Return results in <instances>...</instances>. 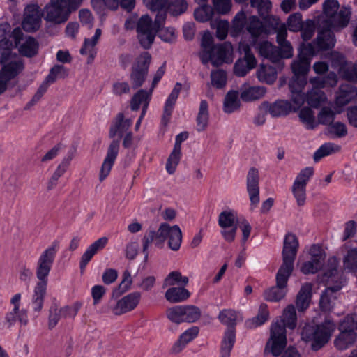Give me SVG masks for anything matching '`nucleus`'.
<instances>
[{"label":"nucleus","mask_w":357,"mask_h":357,"mask_svg":"<svg viewBox=\"0 0 357 357\" xmlns=\"http://www.w3.org/2000/svg\"><path fill=\"white\" fill-rule=\"evenodd\" d=\"M132 124L131 119H124L123 113H119L115 119V121L111 126L109 130V137L114 138L117 134L119 137H122L123 132L127 131Z\"/></svg>","instance_id":"obj_32"},{"label":"nucleus","mask_w":357,"mask_h":357,"mask_svg":"<svg viewBox=\"0 0 357 357\" xmlns=\"http://www.w3.org/2000/svg\"><path fill=\"white\" fill-rule=\"evenodd\" d=\"M168 238V246L174 250H179L182 242V231L180 227L175 225L170 226L167 223H162L158 231L149 229L142 238L143 252L145 259L148 258V248L150 244L154 242L156 246H160Z\"/></svg>","instance_id":"obj_5"},{"label":"nucleus","mask_w":357,"mask_h":357,"mask_svg":"<svg viewBox=\"0 0 357 357\" xmlns=\"http://www.w3.org/2000/svg\"><path fill=\"white\" fill-rule=\"evenodd\" d=\"M107 238L102 237L94 241L90 245L81 257L79 261V268L81 272L83 273L86 265L91 260L93 257L100 250H102L107 245Z\"/></svg>","instance_id":"obj_26"},{"label":"nucleus","mask_w":357,"mask_h":357,"mask_svg":"<svg viewBox=\"0 0 357 357\" xmlns=\"http://www.w3.org/2000/svg\"><path fill=\"white\" fill-rule=\"evenodd\" d=\"M23 68V63L20 61H11L3 66L0 71V94L6 90L8 82L15 78Z\"/></svg>","instance_id":"obj_23"},{"label":"nucleus","mask_w":357,"mask_h":357,"mask_svg":"<svg viewBox=\"0 0 357 357\" xmlns=\"http://www.w3.org/2000/svg\"><path fill=\"white\" fill-rule=\"evenodd\" d=\"M269 317V311L266 304L260 305L257 315L251 320L255 327L264 324Z\"/></svg>","instance_id":"obj_54"},{"label":"nucleus","mask_w":357,"mask_h":357,"mask_svg":"<svg viewBox=\"0 0 357 357\" xmlns=\"http://www.w3.org/2000/svg\"><path fill=\"white\" fill-rule=\"evenodd\" d=\"M340 4L337 0H326L323 3V10L325 16L328 19L338 11Z\"/></svg>","instance_id":"obj_64"},{"label":"nucleus","mask_w":357,"mask_h":357,"mask_svg":"<svg viewBox=\"0 0 357 357\" xmlns=\"http://www.w3.org/2000/svg\"><path fill=\"white\" fill-rule=\"evenodd\" d=\"M168 8L169 13L174 15L177 16L185 12L188 8V3L185 0H174L169 3Z\"/></svg>","instance_id":"obj_58"},{"label":"nucleus","mask_w":357,"mask_h":357,"mask_svg":"<svg viewBox=\"0 0 357 357\" xmlns=\"http://www.w3.org/2000/svg\"><path fill=\"white\" fill-rule=\"evenodd\" d=\"M310 83L313 85V88L307 92L306 101L311 107L318 108L327 100V97L321 89L336 86L337 76L334 72H330L325 77L311 78Z\"/></svg>","instance_id":"obj_10"},{"label":"nucleus","mask_w":357,"mask_h":357,"mask_svg":"<svg viewBox=\"0 0 357 357\" xmlns=\"http://www.w3.org/2000/svg\"><path fill=\"white\" fill-rule=\"evenodd\" d=\"M305 84V77L294 75L289 83L290 92H302Z\"/></svg>","instance_id":"obj_63"},{"label":"nucleus","mask_w":357,"mask_h":357,"mask_svg":"<svg viewBox=\"0 0 357 357\" xmlns=\"http://www.w3.org/2000/svg\"><path fill=\"white\" fill-rule=\"evenodd\" d=\"M315 31L314 22L312 20H307L302 24V28L299 30L301 33L302 38L307 41L313 36Z\"/></svg>","instance_id":"obj_61"},{"label":"nucleus","mask_w":357,"mask_h":357,"mask_svg":"<svg viewBox=\"0 0 357 357\" xmlns=\"http://www.w3.org/2000/svg\"><path fill=\"white\" fill-rule=\"evenodd\" d=\"M340 150V146L334 143L327 142L322 144L314 153V160L315 162L319 161L322 158L329 155L332 153L338 152Z\"/></svg>","instance_id":"obj_44"},{"label":"nucleus","mask_w":357,"mask_h":357,"mask_svg":"<svg viewBox=\"0 0 357 357\" xmlns=\"http://www.w3.org/2000/svg\"><path fill=\"white\" fill-rule=\"evenodd\" d=\"M13 37L15 46L19 47V52L22 55L32 57L37 54L38 43L34 38L24 36L19 28L13 30Z\"/></svg>","instance_id":"obj_18"},{"label":"nucleus","mask_w":357,"mask_h":357,"mask_svg":"<svg viewBox=\"0 0 357 357\" xmlns=\"http://www.w3.org/2000/svg\"><path fill=\"white\" fill-rule=\"evenodd\" d=\"M166 315L167 318L173 323L181 324L183 323V315L181 305H176L168 308L166 310Z\"/></svg>","instance_id":"obj_62"},{"label":"nucleus","mask_w":357,"mask_h":357,"mask_svg":"<svg viewBox=\"0 0 357 357\" xmlns=\"http://www.w3.org/2000/svg\"><path fill=\"white\" fill-rule=\"evenodd\" d=\"M208 122V105L206 100L200 102L199 113L197 117V130L198 132L204 131Z\"/></svg>","instance_id":"obj_40"},{"label":"nucleus","mask_w":357,"mask_h":357,"mask_svg":"<svg viewBox=\"0 0 357 357\" xmlns=\"http://www.w3.org/2000/svg\"><path fill=\"white\" fill-rule=\"evenodd\" d=\"M296 313L294 305H288L283 312V318L272 323L271 336L267 342L264 354L271 353L278 357L287 346L286 327L294 329L296 326Z\"/></svg>","instance_id":"obj_2"},{"label":"nucleus","mask_w":357,"mask_h":357,"mask_svg":"<svg viewBox=\"0 0 357 357\" xmlns=\"http://www.w3.org/2000/svg\"><path fill=\"white\" fill-rule=\"evenodd\" d=\"M201 51L199 56L204 65L211 62L214 66H220L224 63H231L233 47L230 43L214 45L213 37L209 31H205L201 40Z\"/></svg>","instance_id":"obj_4"},{"label":"nucleus","mask_w":357,"mask_h":357,"mask_svg":"<svg viewBox=\"0 0 357 357\" xmlns=\"http://www.w3.org/2000/svg\"><path fill=\"white\" fill-rule=\"evenodd\" d=\"M312 284L310 283L304 284L296 297V305L299 312H303L309 306L312 296Z\"/></svg>","instance_id":"obj_34"},{"label":"nucleus","mask_w":357,"mask_h":357,"mask_svg":"<svg viewBox=\"0 0 357 357\" xmlns=\"http://www.w3.org/2000/svg\"><path fill=\"white\" fill-rule=\"evenodd\" d=\"M351 11L347 8H342L328 19L325 20V26L335 30H340L345 28L351 18Z\"/></svg>","instance_id":"obj_25"},{"label":"nucleus","mask_w":357,"mask_h":357,"mask_svg":"<svg viewBox=\"0 0 357 357\" xmlns=\"http://www.w3.org/2000/svg\"><path fill=\"white\" fill-rule=\"evenodd\" d=\"M275 24L277 33V43L278 47L273 45L268 41H263L259 43L258 50L259 54L270 60L273 63H277L282 59H289L293 56V47L286 38L287 36V26L284 24L280 23L279 19H273Z\"/></svg>","instance_id":"obj_3"},{"label":"nucleus","mask_w":357,"mask_h":357,"mask_svg":"<svg viewBox=\"0 0 357 357\" xmlns=\"http://www.w3.org/2000/svg\"><path fill=\"white\" fill-rule=\"evenodd\" d=\"M324 264V261L311 258L303 264L301 271L304 274L315 273L323 267Z\"/></svg>","instance_id":"obj_53"},{"label":"nucleus","mask_w":357,"mask_h":357,"mask_svg":"<svg viewBox=\"0 0 357 357\" xmlns=\"http://www.w3.org/2000/svg\"><path fill=\"white\" fill-rule=\"evenodd\" d=\"M68 72L63 66L55 65L50 69L45 81L50 84L54 83L57 78L64 79L68 76Z\"/></svg>","instance_id":"obj_47"},{"label":"nucleus","mask_w":357,"mask_h":357,"mask_svg":"<svg viewBox=\"0 0 357 357\" xmlns=\"http://www.w3.org/2000/svg\"><path fill=\"white\" fill-rule=\"evenodd\" d=\"M344 267L350 272L357 271V248L348 250L343 260Z\"/></svg>","instance_id":"obj_49"},{"label":"nucleus","mask_w":357,"mask_h":357,"mask_svg":"<svg viewBox=\"0 0 357 357\" xmlns=\"http://www.w3.org/2000/svg\"><path fill=\"white\" fill-rule=\"evenodd\" d=\"M141 299L138 291L130 293L119 299L115 304L110 305L112 312L116 316L122 315L135 310Z\"/></svg>","instance_id":"obj_19"},{"label":"nucleus","mask_w":357,"mask_h":357,"mask_svg":"<svg viewBox=\"0 0 357 357\" xmlns=\"http://www.w3.org/2000/svg\"><path fill=\"white\" fill-rule=\"evenodd\" d=\"M67 0H52L45 7V20L56 24L66 22L70 17V10L66 7Z\"/></svg>","instance_id":"obj_14"},{"label":"nucleus","mask_w":357,"mask_h":357,"mask_svg":"<svg viewBox=\"0 0 357 357\" xmlns=\"http://www.w3.org/2000/svg\"><path fill=\"white\" fill-rule=\"evenodd\" d=\"M335 113L329 107H323L318 114V121L328 126L333 123Z\"/></svg>","instance_id":"obj_60"},{"label":"nucleus","mask_w":357,"mask_h":357,"mask_svg":"<svg viewBox=\"0 0 357 357\" xmlns=\"http://www.w3.org/2000/svg\"><path fill=\"white\" fill-rule=\"evenodd\" d=\"M101 29H97L96 30L94 36L91 39L86 38L84 40V43L82 48L80 49V54L82 55H85L89 54V63L91 61H93L94 59V50L93 47L97 44L100 36H101Z\"/></svg>","instance_id":"obj_39"},{"label":"nucleus","mask_w":357,"mask_h":357,"mask_svg":"<svg viewBox=\"0 0 357 357\" xmlns=\"http://www.w3.org/2000/svg\"><path fill=\"white\" fill-rule=\"evenodd\" d=\"M218 318L222 324L227 326L221 342L220 357H230L231 351L236 342L237 312L233 309H224L220 312Z\"/></svg>","instance_id":"obj_9"},{"label":"nucleus","mask_w":357,"mask_h":357,"mask_svg":"<svg viewBox=\"0 0 357 357\" xmlns=\"http://www.w3.org/2000/svg\"><path fill=\"white\" fill-rule=\"evenodd\" d=\"M59 247V242L54 241L40 255L36 264V275L38 280L31 296V306L34 312L39 313L44 304L47 293L48 275L53 266Z\"/></svg>","instance_id":"obj_1"},{"label":"nucleus","mask_w":357,"mask_h":357,"mask_svg":"<svg viewBox=\"0 0 357 357\" xmlns=\"http://www.w3.org/2000/svg\"><path fill=\"white\" fill-rule=\"evenodd\" d=\"M348 133L346 125L342 122H334L330 124L326 128V134L331 137L342 138Z\"/></svg>","instance_id":"obj_46"},{"label":"nucleus","mask_w":357,"mask_h":357,"mask_svg":"<svg viewBox=\"0 0 357 357\" xmlns=\"http://www.w3.org/2000/svg\"><path fill=\"white\" fill-rule=\"evenodd\" d=\"M298 116L307 129L312 130L316 127L314 112L310 107H305L301 109Z\"/></svg>","instance_id":"obj_48"},{"label":"nucleus","mask_w":357,"mask_h":357,"mask_svg":"<svg viewBox=\"0 0 357 357\" xmlns=\"http://www.w3.org/2000/svg\"><path fill=\"white\" fill-rule=\"evenodd\" d=\"M211 84L217 89L223 88L227 83V73L225 70L218 69L211 73Z\"/></svg>","instance_id":"obj_52"},{"label":"nucleus","mask_w":357,"mask_h":357,"mask_svg":"<svg viewBox=\"0 0 357 357\" xmlns=\"http://www.w3.org/2000/svg\"><path fill=\"white\" fill-rule=\"evenodd\" d=\"M292 194L298 206H303L306 201V187L293 183Z\"/></svg>","instance_id":"obj_56"},{"label":"nucleus","mask_w":357,"mask_h":357,"mask_svg":"<svg viewBox=\"0 0 357 357\" xmlns=\"http://www.w3.org/2000/svg\"><path fill=\"white\" fill-rule=\"evenodd\" d=\"M314 174V169L311 167H307L298 173L294 183L306 187L307 183L310 181V178Z\"/></svg>","instance_id":"obj_57"},{"label":"nucleus","mask_w":357,"mask_h":357,"mask_svg":"<svg viewBox=\"0 0 357 357\" xmlns=\"http://www.w3.org/2000/svg\"><path fill=\"white\" fill-rule=\"evenodd\" d=\"M240 106L241 102L238 98V92L236 91H228L224 99V112L227 114H231L238 110Z\"/></svg>","instance_id":"obj_37"},{"label":"nucleus","mask_w":357,"mask_h":357,"mask_svg":"<svg viewBox=\"0 0 357 357\" xmlns=\"http://www.w3.org/2000/svg\"><path fill=\"white\" fill-rule=\"evenodd\" d=\"M315 54V47L312 43L301 44L298 57L291 63L294 75L305 77L310 69L311 59Z\"/></svg>","instance_id":"obj_12"},{"label":"nucleus","mask_w":357,"mask_h":357,"mask_svg":"<svg viewBox=\"0 0 357 357\" xmlns=\"http://www.w3.org/2000/svg\"><path fill=\"white\" fill-rule=\"evenodd\" d=\"M341 332L335 340V345L338 350L343 351L353 345L356 340L357 334L355 331L348 329H340Z\"/></svg>","instance_id":"obj_33"},{"label":"nucleus","mask_w":357,"mask_h":357,"mask_svg":"<svg viewBox=\"0 0 357 357\" xmlns=\"http://www.w3.org/2000/svg\"><path fill=\"white\" fill-rule=\"evenodd\" d=\"M248 32L252 38H257L265 31V27L262 22L255 15L250 16L246 27Z\"/></svg>","instance_id":"obj_42"},{"label":"nucleus","mask_w":357,"mask_h":357,"mask_svg":"<svg viewBox=\"0 0 357 357\" xmlns=\"http://www.w3.org/2000/svg\"><path fill=\"white\" fill-rule=\"evenodd\" d=\"M21 294H15L10 299L13 309L5 314V324L8 328L13 326L17 321L26 326L29 322L28 311L26 309H20L21 304Z\"/></svg>","instance_id":"obj_17"},{"label":"nucleus","mask_w":357,"mask_h":357,"mask_svg":"<svg viewBox=\"0 0 357 357\" xmlns=\"http://www.w3.org/2000/svg\"><path fill=\"white\" fill-rule=\"evenodd\" d=\"M303 22L301 14L296 13L289 16L287 24L289 31L297 32L302 28Z\"/></svg>","instance_id":"obj_59"},{"label":"nucleus","mask_w":357,"mask_h":357,"mask_svg":"<svg viewBox=\"0 0 357 357\" xmlns=\"http://www.w3.org/2000/svg\"><path fill=\"white\" fill-rule=\"evenodd\" d=\"M337 261L336 258L332 257L328 259L327 269L324 271V280L329 284L335 282L333 286L328 287L321 294L319 307L323 312H331L334 306V301L337 299V292L342 289L341 282H338Z\"/></svg>","instance_id":"obj_7"},{"label":"nucleus","mask_w":357,"mask_h":357,"mask_svg":"<svg viewBox=\"0 0 357 357\" xmlns=\"http://www.w3.org/2000/svg\"><path fill=\"white\" fill-rule=\"evenodd\" d=\"M266 92V89L264 86H249L241 91V98L244 102L255 101L261 98Z\"/></svg>","instance_id":"obj_38"},{"label":"nucleus","mask_w":357,"mask_h":357,"mask_svg":"<svg viewBox=\"0 0 357 357\" xmlns=\"http://www.w3.org/2000/svg\"><path fill=\"white\" fill-rule=\"evenodd\" d=\"M181 149L174 147L166 163V169L169 174H172L175 172L176 168L181 160Z\"/></svg>","instance_id":"obj_51"},{"label":"nucleus","mask_w":357,"mask_h":357,"mask_svg":"<svg viewBox=\"0 0 357 357\" xmlns=\"http://www.w3.org/2000/svg\"><path fill=\"white\" fill-rule=\"evenodd\" d=\"M218 225L222 229L221 234L224 239L231 243L235 240L238 227L242 231L243 238L242 243L244 244L248 239L252 227L247 220L238 219L234 211H224L221 212L218 217Z\"/></svg>","instance_id":"obj_6"},{"label":"nucleus","mask_w":357,"mask_h":357,"mask_svg":"<svg viewBox=\"0 0 357 357\" xmlns=\"http://www.w3.org/2000/svg\"><path fill=\"white\" fill-rule=\"evenodd\" d=\"M335 329V323L329 319L319 325L305 324L301 331V339L310 342L312 350L316 351L329 341Z\"/></svg>","instance_id":"obj_8"},{"label":"nucleus","mask_w":357,"mask_h":357,"mask_svg":"<svg viewBox=\"0 0 357 357\" xmlns=\"http://www.w3.org/2000/svg\"><path fill=\"white\" fill-rule=\"evenodd\" d=\"M136 30L141 46L145 50L149 49L154 42L157 33L151 17L148 15H142L138 20Z\"/></svg>","instance_id":"obj_13"},{"label":"nucleus","mask_w":357,"mask_h":357,"mask_svg":"<svg viewBox=\"0 0 357 357\" xmlns=\"http://www.w3.org/2000/svg\"><path fill=\"white\" fill-rule=\"evenodd\" d=\"M250 5L257 9L259 15L266 18L268 16L272 8V3L270 0H250Z\"/></svg>","instance_id":"obj_50"},{"label":"nucleus","mask_w":357,"mask_h":357,"mask_svg":"<svg viewBox=\"0 0 357 357\" xmlns=\"http://www.w3.org/2000/svg\"><path fill=\"white\" fill-rule=\"evenodd\" d=\"M132 284V278L130 273L126 270L123 274V280L119 284V287L116 288L112 293L113 296H119L129 289Z\"/></svg>","instance_id":"obj_55"},{"label":"nucleus","mask_w":357,"mask_h":357,"mask_svg":"<svg viewBox=\"0 0 357 357\" xmlns=\"http://www.w3.org/2000/svg\"><path fill=\"white\" fill-rule=\"evenodd\" d=\"M198 333L199 328L197 326H192L183 332L172 346V353L178 354L181 352L190 342L197 336Z\"/></svg>","instance_id":"obj_31"},{"label":"nucleus","mask_w":357,"mask_h":357,"mask_svg":"<svg viewBox=\"0 0 357 357\" xmlns=\"http://www.w3.org/2000/svg\"><path fill=\"white\" fill-rule=\"evenodd\" d=\"M119 149V140H113L108 148L107 155L103 161L100 172V181H102L109 174L117 157Z\"/></svg>","instance_id":"obj_24"},{"label":"nucleus","mask_w":357,"mask_h":357,"mask_svg":"<svg viewBox=\"0 0 357 357\" xmlns=\"http://www.w3.org/2000/svg\"><path fill=\"white\" fill-rule=\"evenodd\" d=\"M257 77L261 82L268 84H272L276 80L277 71L275 68L271 66L261 64L257 70Z\"/></svg>","instance_id":"obj_35"},{"label":"nucleus","mask_w":357,"mask_h":357,"mask_svg":"<svg viewBox=\"0 0 357 357\" xmlns=\"http://www.w3.org/2000/svg\"><path fill=\"white\" fill-rule=\"evenodd\" d=\"M246 22V15L243 11L238 12L232 21L230 29L231 36H238L243 30Z\"/></svg>","instance_id":"obj_45"},{"label":"nucleus","mask_w":357,"mask_h":357,"mask_svg":"<svg viewBox=\"0 0 357 357\" xmlns=\"http://www.w3.org/2000/svg\"><path fill=\"white\" fill-rule=\"evenodd\" d=\"M41 24V13L37 5L27 6L24 12L22 23L23 29L26 32H34L39 29Z\"/></svg>","instance_id":"obj_21"},{"label":"nucleus","mask_w":357,"mask_h":357,"mask_svg":"<svg viewBox=\"0 0 357 357\" xmlns=\"http://www.w3.org/2000/svg\"><path fill=\"white\" fill-rule=\"evenodd\" d=\"M242 50L244 53L243 57L238 59L234 66V73L238 77L245 76L257 66L256 58L251 52L250 47L245 45L243 46Z\"/></svg>","instance_id":"obj_20"},{"label":"nucleus","mask_w":357,"mask_h":357,"mask_svg":"<svg viewBox=\"0 0 357 357\" xmlns=\"http://www.w3.org/2000/svg\"><path fill=\"white\" fill-rule=\"evenodd\" d=\"M259 174L255 167L249 169L246 178L247 191L251 206L255 207L259 202Z\"/></svg>","instance_id":"obj_22"},{"label":"nucleus","mask_w":357,"mask_h":357,"mask_svg":"<svg viewBox=\"0 0 357 357\" xmlns=\"http://www.w3.org/2000/svg\"><path fill=\"white\" fill-rule=\"evenodd\" d=\"M268 107V113L273 117H280L288 115L291 111H295L291 103L288 100H278L274 102L269 104L264 102Z\"/></svg>","instance_id":"obj_28"},{"label":"nucleus","mask_w":357,"mask_h":357,"mask_svg":"<svg viewBox=\"0 0 357 357\" xmlns=\"http://www.w3.org/2000/svg\"><path fill=\"white\" fill-rule=\"evenodd\" d=\"M357 97V88L351 84H342L340 86L336 102L340 106H344Z\"/></svg>","instance_id":"obj_30"},{"label":"nucleus","mask_w":357,"mask_h":357,"mask_svg":"<svg viewBox=\"0 0 357 357\" xmlns=\"http://www.w3.org/2000/svg\"><path fill=\"white\" fill-rule=\"evenodd\" d=\"M151 59V55L148 52H143L135 58L130 76L132 88L138 89L145 82Z\"/></svg>","instance_id":"obj_11"},{"label":"nucleus","mask_w":357,"mask_h":357,"mask_svg":"<svg viewBox=\"0 0 357 357\" xmlns=\"http://www.w3.org/2000/svg\"><path fill=\"white\" fill-rule=\"evenodd\" d=\"M190 296L189 291L183 287H171L165 294V298L172 303H180L187 300Z\"/></svg>","instance_id":"obj_36"},{"label":"nucleus","mask_w":357,"mask_h":357,"mask_svg":"<svg viewBox=\"0 0 357 357\" xmlns=\"http://www.w3.org/2000/svg\"><path fill=\"white\" fill-rule=\"evenodd\" d=\"M183 322L193 323L201 317V310L197 306L192 305H181Z\"/></svg>","instance_id":"obj_43"},{"label":"nucleus","mask_w":357,"mask_h":357,"mask_svg":"<svg viewBox=\"0 0 357 357\" xmlns=\"http://www.w3.org/2000/svg\"><path fill=\"white\" fill-rule=\"evenodd\" d=\"M70 160L71 158H64L58 165L56 169L47 183V188L48 190H51L56 187L59 178L66 172L70 165Z\"/></svg>","instance_id":"obj_41"},{"label":"nucleus","mask_w":357,"mask_h":357,"mask_svg":"<svg viewBox=\"0 0 357 357\" xmlns=\"http://www.w3.org/2000/svg\"><path fill=\"white\" fill-rule=\"evenodd\" d=\"M151 96V92H148L145 90L141 89L138 91L132 98L130 101V107L133 111H137L139 109L140 105H142V111L141 116L142 119L146 112L149 101Z\"/></svg>","instance_id":"obj_29"},{"label":"nucleus","mask_w":357,"mask_h":357,"mask_svg":"<svg viewBox=\"0 0 357 357\" xmlns=\"http://www.w3.org/2000/svg\"><path fill=\"white\" fill-rule=\"evenodd\" d=\"M335 37L331 29L325 26L319 31L317 39L316 52L319 50H328L335 46Z\"/></svg>","instance_id":"obj_27"},{"label":"nucleus","mask_w":357,"mask_h":357,"mask_svg":"<svg viewBox=\"0 0 357 357\" xmlns=\"http://www.w3.org/2000/svg\"><path fill=\"white\" fill-rule=\"evenodd\" d=\"M298 246V240L296 235L289 233L285 236L282 252V264L279 268L293 272Z\"/></svg>","instance_id":"obj_15"},{"label":"nucleus","mask_w":357,"mask_h":357,"mask_svg":"<svg viewBox=\"0 0 357 357\" xmlns=\"http://www.w3.org/2000/svg\"><path fill=\"white\" fill-rule=\"evenodd\" d=\"M292 272L279 268L276 274V285L264 291V298L268 301H278L286 294V286Z\"/></svg>","instance_id":"obj_16"}]
</instances>
